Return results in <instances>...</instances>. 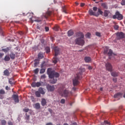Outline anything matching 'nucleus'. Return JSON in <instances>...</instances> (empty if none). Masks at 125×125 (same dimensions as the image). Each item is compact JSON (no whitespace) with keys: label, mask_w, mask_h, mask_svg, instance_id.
Here are the masks:
<instances>
[{"label":"nucleus","mask_w":125,"mask_h":125,"mask_svg":"<svg viewBox=\"0 0 125 125\" xmlns=\"http://www.w3.org/2000/svg\"><path fill=\"white\" fill-rule=\"evenodd\" d=\"M77 37H78V38L76 39L75 40L76 43L78 44V45H83L85 42L84 40L83 39L84 37L83 34L82 32H79L77 34Z\"/></svg>","instance_id":"obj_1"},{"label":"nucleus","mask_w":125,"mask_h":125,"mask_svg":"<svg viewBox=\"0 0 125 125\" xmlns=\"http://www.w3.org/2000/svg\"><path fill=\"white\" fill-rule=\"evenodd\" d=\"M83 75V70L81 69L77 74H76L75 76L74 79L73 80V84L74 86L78 85L80 83L79 81L82 80V76Z\"/></svg>","instance_id":"obj_2"},{"label":"nucleus","mask_w":125,"mask_h":125,"mask_svg":"<svg viewBox=\"0 0 125 125\" xmlns=\"http://www.w3.org/2000/svg\"><path fill=\"white\" fill-rule=\"evenodd\" d=\"M47 72L50 79H53V78H59L60 76L58 72H56L54 70H52L51 68H48Z\"/></svg>","instance_id":"obj_3"},{"label":"nucleus","mask_w":125,"mask_h":125,"mask_svg":"<svg viewBox=\"0 0 125 125\" xmlns=\"http://www.w3.org/2000/svg\"><path fill=\"white\" fill-rule=\"evenodd\" d=\"M63 89H64V86H62L59 88L58 91L60 94L62 95V96H63V97H68V95H69V91L67 90H64L63 91Z\"/></svg>","instance_id":"obj_4"},{"label":"nucleus","mask_w":125,"mask_h":125,"mask_svg":"<svg viewBox=\"0 0 125 125\" xmlns=\"http://www.w3.org/2000/svg\"><path fill=\"white\" fill-rule=\"evenodd\" d=\"M88 12L90 15H93L94 16H96V17H98V16H99V13L101 15L103 14V12L101 11V9H98V13H95V12H93L92 9L89 10Z\"/></svg>","instance_id":"obj_5"},{"label":"nucleus","mask_w":125,"mask_h":125,"mask_svg":"<svg viewBox=\"0 0 125 125\" xmlns=\"http://www.w3.org/2000/svg\"><path fill=\"white\" fill-rule=\"evenodd\" d=\"M112 18L113 19H118V20H122L124 19V16L120 13L119 11H117L115 13V15L113 16Z\"/></svg>","instance_id":"obj_6"},{"label":"nucleus","mask_w":125,"mask_h":125,"mask_svg":"<svg viewBox=\"0 0 125 125\" xmlns=\"http://www.w3.org/2000/svg\"><path fill=\"white\" fill-rule=\"evenodd\" d=\"M53 49L55 52V56H58V55H60L61 54V49L59 48L58 46H55L53 47Z\"/></svg>","instance_id":"obj_7"},{"label":"nucleus","mask_w":125,"mask_h":125,"mask_svg":"<svg viewBox=\"0 0 125 125\" xmlns=\"http://www.w3.org/2000/svg\"><path fill=\"white\" fill-rule=\"evenodd\" d=\"M105 68L108 72H112L113 71V67L112 66V64L109 62H107L105 64Z\"/></svg>","instance_id":"obj_8"},{"label":"nucleus","mask_w":125,"mask_h":125,"mask_svg":"<svg viewBox=\"0 0 125 125\" xmlns=\"http://www.w3.org/2000/svg\"><path fill=\"white\" fill-rule=\"evenodd\" d=\"M117 40H121V39H124L125 38V33L123 32H118L116 34Z\"/></svg>","instance_id":"obj_9"},{"label":"nucleus","mask_w":125,"mask_h":125,"mask_svg":"<svg viewBox=\"0 0 125 125\" xmlns=\"http://www.w3.org/2000/svg\"><path fill=\"white\" fill-rule=\"evenodd\" d=\"M15 103H19V96L17 94H13L12 96Z\"/></svg>","instance_id":"obj_10"},{"label":"nucleus","mask_w":125,"mask_h":125,"mask_svg":"<svg viewBox=\"0 0 125 125\" xmlns=\"http://www.w3.org/2000/svg\"><path fill=\"white\" fill-rule=\"evenodd\" d=\"M46 88L48 91H50L51 92L52 91H54V89H55L54 85H50L49 84H48L46 85Z\"/></svg>","instance_id":"obj_11"},{"label":"nucleus","mask_w":125,"mask_h":125,"mask_svg":"<svg viewBox=\"0 0 125 125\" xmlns=\"http://www.w3.org/2000/svg\"><path fill=\"white\" fill-rule=\"evenodd\" d=\"M114 98H121L123 97V93H117L114 96Z\"/></svg>","instance_id":"obj_12"},{"label":"nucleus","mask_w":125,"mask_h":125,"mask_svg":"<svg viewBox=\"0 0 125 125\" xmlns=\"http://www.w3.org/2000/svg\"><path fill=\"white\" fill-rule=\"evenodd\" d=\"M50 15H51V11H48L46 13L45 15H43V16H44L45 18H46V19H47L48 18V17H49V16H50Z\"/></svg>","instance_id":"obj_13"},{"label":"nucleus","mask_w":125,"mask_h":125,"mask_svg":"<svg viewBox=\"0 0 125 125\" xmlns=\"http://www.w3.org/2000/svg\"><path fill=\"white\" fill-rule=\"evenodd\" d=\"M84 60L86 63H89L91 61V58L89 57H85Z\"/></svg>","instance_id":"obj_14"},{"label":"nucleus","mask_w":125,"mask_h":125,"mask_svg":"<svg viewBox=\"0 0 125 125\" xmlns=\"http://www.w3.org/2000/svg\"><path fill=\"white\" fill-rule=\"evenodd\" d=\"M4 76H6L7 77H8L9 75H10V73L9 72V71H8V69H6L3 72Z\"/></svg>","instance_id":"obj_15"},{"label":"nucleus","mask_w":125,"mask_h":125,"mask_svg":"<svg viewBox=\"0 0 125 125\" xmlns=\"http://www.w3.org/2000/svg\"><path fill=\"white\" fill-rule=\"evenodd\" d=\"M10 49H11V47H8L6 48L2 49V51H3V52H5V53H6L8 52V51H9Z\"/></svg>","instance_id":"obj_16"},{"label":"nucleus","mask_w":125,"mask_h":125,"mask_svg":"<svg viewBox=\"0 0 125 125\" xmlns=\"http://www.w3.org/2000/svg\"><path fill=\"white\" fill-rule=\"evenodd\" d=\"M10 57L11 59H12L13 60H14V59H15V57H16V55H15V54H14V53H13V52H11L10 54Z\"/></svg>","instance_id":"obj_17"},{"label":"nucleus","mask_w":125,"mask_h":125,"mask_svg":"<svg viewBox=\"0 0 125 125\" xmlns=\"http://www.w3.org/2000/svg\"><path fill=\"white\" fill-rule=\"evenodd\" d=\"M34 107L35 109H39L41 108V104L39 103H36L34 104Z\"/></svg>","instance_id":"obj_18"},{"label":"nucleus","mask_w":125,"mask_h":125,"mask_svg":"<svg viewBox=\"0 0 125 125\" xmlns=\"http://www.w3.org/2000/svg\"><path fill=\"white\" fill-rule=\"evenodd\" d=\"M41 104L42 106H45V105H46V100H45V99H42Z\"/></svg>","instance_id":"obj_19"},{"label":"nucleus","mask_w":125,"mask_h":125,"mask_svg":"<svg viewBox=\"0 0 125 125\" xmlns=\"http://www.w3.org/2000/svg\"><path fill=\"white\" fill-rule=\"evenodd\" d=\"M111 75L112 77H118L119 76V73L112 72L111 73Z\"/></svg>","instance_id":"obj_20"},{"label":"nucleus","mask_w":125,"mask_h":125,"mask_svg":"<svg viewBox=\"0 0 125 125\" xmlns=\"http://www.w3.org/2000/svg\"><path fill=\"white\" fill-rule=\"evenodd\" d=\"M38 59H42L43 58V54L42 53H39L38 55Z\"/></svg>","instance_id":"obj_21"},{"label":"nucleus","mask_w":125,"mask_h":125,"mask_svg":"<svg viewBox=\"0 0 125 125\" xmlns=\"http://www.w3.org/2000/svg\"><path fill=\"white\" fill-rule=\"evenodd\" d=\"M40 93H41V94H44V93H45V92H44V91H43V89H42V87H40L39 89V91Z\"/></svg>","instance_id":"obj_22"},{"label":"nucleus","mask_w":125,"mask_h":125,"mask_svg":"<svg viewBox=\"0 0 125 125\" xmlns=\"http://www.w3.org/2000/svg\"><path fill=\"white\" fill-rule=\"evenodd\" d=\"M73 35H74V32H73V30H70L68 32V37H71V36H73Z\"/></svg>","instance_id":"obj_23"},{"label":"nucleus","mask_w":125,"mask_h":125,"mask_svg":"<svg viewBox=\"0 0 125 125\" xmlns=\"http://www.w3.org/2000/svg\"><path fill=\"white\" fill-rule=\"evenodd\" d=\"M109 13H110V12H109V11L108 10H105L104 14V17H107V16H108L109 15Z\"/></svg>","instance_id":"obj_24"},{"label":"nucleus","mask_w":125,"mask_h":125,"mask_svg":"<svg viewBox=\"0 0 125 125\" xmlns=\"http://www.w3.org/2000/svg\"><path fill=\"white\" fill-rule=\"evenodd\" d=\"M58 62V58H57L56 57H54L53 60V62L54 63V64H56Z\"/></svg>","instance_id":"obj_25"},{"label":"nucleus","mask_w":125,"mask_h":125,"mask_svg":"<svg viewBox=\"0 0 125 125\" xmlns=\"http://www.w3.org/2000/svg\"><path fill=\"white\" fill-rule=\"evenodd\" d=\"M13 81H14L13 78L10 79L9 80V83H10V84H14V82H13Z\"/></svg>","instance_id":"obj_26"},{"label":"nucleus","mask_w":125,"mask_h":125,"mask_svg":"<svg viewBox=\"0 0 125 125\" xmlns=\"http://www.w3.org/2000/svg\"><path fill=\"white\" fill-rule=\"evenodd\" d=\"M4 61H9L10 60V57L6 55L4 58Z\"/></svg>","instance_id":"obj_27"},{"label":"nucleus","mask_w":125,"mask_h":125,"mask_svg":"<svg viewBox=\"0 0 125 125\" xmlns=\"http://www.w3.org/2000/svg\"><path fill=\"white\" fill-rule=\"evenodd\" d=\"M6 124H7V122L5 120H1V122H0L1 125H6Z\"/></svg>","instance_id":"obj_28"},{"label":"nucleus","mask_w":125,"mask_h":125,"mask_svg":"<svg viewBox=\"0 0 125 125\" xmlns=\"http://www.w3.org/2000/svg\"><path fill=\"white\" fill-rule=\"evenodd\" d=\"M35 95L37 97H41V93L39 91L35 92Z\"/></svg>","instance_id":"obj_29"},{"label":"nucleus","mask_w":125,"mask_h":125,"mask_svg":"<svg viewBox=\"0 0 125 125\" xmlns=\"http://www.w3.org/2000/svg\"><path fill=\"white\" fill-rule=\"evenodd\" d=\"M25 120H26L27 121H29L30 120V115H27V113L25 114Z\"/></svg>","instance_id":"obj_30"},{"label":"nucleus","mask_w":125,"mask_h":125,"mask_svg":"<svg viewBox=\"0 0 125 125\" xmlns=\"http://www.w3.org/2000/svg\"><path fill=\"white\" fill-rule=\"evenodd\" d=\"M101 5H102V6H103V7H104V8H105L106 9H107V8H108L107 5H106V3H102Z\"/></svg>","instance_id":"obj_31"},{"label":"nucleus","mask_w":125,"mask_h":125,"mask_svg":"<svg viewBox=\"0 0 125 125\" xmlns=\"http://www.w3.org/2000/svg\"><path fill=\"white\" fill-rule=\"evenodd\" d=\"M0 94L3 95L4 94H5V91L3 89H0Z\"/></svg>","instance_id":"obj_32"},{"label":"nucleus","mask_w":125,"mask_h":125,"mask_svg":"<svg viewBox=\"0 0 125 125\" xmlns=\"http://www.w3.org/2000/svg\"><path fill=\"white\" fill-rule=\"evenodd\" d=\"M45 50H46V53H49V52H50V48H49V47H46L45 48Z\"/></svg>","instance_id":"obj_33"},{"label":"nucleus","mask_w":125,"mask_h":125,"mask_svg":"<svg viewBox=\"0 0 125 125\" xmlns=\"http://www.w3.org/2000/svg\"><path fill=\"white\" fill-rule=\"evenodd\" d=\"M112 54H113V51H112V50H111V49H109V51L108 52V56H111L112 55Z\"/></svg>","instance_id":"obj_34"},{"label":"nucleus","mask_w":125,"mask_h":125,"mask_svg":"<svg viewBox=\"0 0 125 125\" xmlns=\"http://www.w3.org/2000/svg\"><path fill=\"white\" fill-rule=\"evenodd\" d=\"M31 86H32V87H37V83H36V82L32 83L31 84Z\"/></svg>","instance_id":"obj_35"},{"label":"nucleus","mask_w":125,"mask_h":125,"mask_svg":"<svg viewBox=\"0 0 125 125\" xmlns=\"http://www.w3.org/2000/svg\"><path fill=\"white\" fill-rule=\"evenodd\" d=\"M62 12H64V13H67V9L65 6L62 7Z\"/></svg>","instance_id":"obj_36"},{"label":"nucleus","mask_w":125,"mask_h":125,"mask_svg":"<svg viewBox=\"0 0 125 125\" xmlns=\"http://www.w3.org/2000/svg\"><path fill=\"white\" fill-rule=\"evenodd\" d=\"M45 65V61H43L41 65V68H43V67H44Z\"/></svg>","instance_id":"obj_37"},{"label":"nucleus","mask_w":125,"mask_h":125,"mask_svg":"<svg viewBox=\"0 0 125 125\" xmlns=\"http://www.w3.org/2000/svg\"><path fill=\"white\" fill-rule=\"evenodd\" d=\"M45 72V69L42 68L40 70V74H43Z\"/></svg>","instance_id":"obj_38"},{"label":"nucleus","mask_w":125,"mask_h":125,"mask_svg":"<svg viewBox=\"0 0 125 125\" xmlns=\"http://www.w3.org/2000/svg\"><path fill=\"white\" fill-rule=\"evenodd\" d=\"M39 68H36L34 70V72L35 73V74H36V75L38 74L39 73Z\"/></svg>","instance_id":"obj_39"},{"label":"nucleus","mask_w":125,"mask_h":125,"mask_svg":"<svg viewBox=\"0 0 125 125\" xmlns=\"http://www.w3.org/2000/svg\"><path fill=\"white\" fill-rule=\"evenodd\" d=\"M42 85V84L40 82L36 83V87H40Z\"/></svg>","instance_id":"obj_40"},{"label":"nucleus","mask_w":125,"mask_h":125,"mask_svg":"<svg viewBox=\"0 0 125 125\" xmlns=\"http://www.w3.org/2000/svg\"><path fill=\"white\" fill-rule=\"evenodd\" d=\"M57 82V79H54L53 78V80L52 82V83H56V82Z\"/></svg>","instance_id":"obj_41"},{"label":"nucleus","mask_w":125,"mask_h":125,"mask_svg":"<svg viewBox=\"0 0 125 125\" xmlns=\"http://www.w3.org/2000/svg\"><path fill=\"white\" fill-rule=\"evenodd\" d=\"M23 112H25L26 113H28L29 111H30V109L29 108H24L23 109Z\"/></svg>","instance_id":"obj_42"},{"label":"nucleus","mask_w":125,"mask_h":125,"mask_svg":"<svg viewBox=\"0 0 125 125\" xmlns=\"http://www.w3.org/2000/svg\"><path fill=\"white\" fill-rule=\"evenodd\" d=\"M65 99H62L61 100V103L62 104H65Z\"/></svg>","instance_id":"obj_43"},{"label":"nucleus","mask_w":125,"mask_h":125,"mask_svg":"<svg viewBox=\"0 0 125 125\" xmlns=\"http://www.w3.org/2000/svg\"><path fill=\"white\" fill-rule=\"evenodd\" d=\"M96 36H97V37H101V33H100V32H96Z\"/></svg>","instance_id":"obj_44"},{"label":"nucleus","mask_w":125,"mask_h":125,"mask_svg":"<svg viewBox=\"0 0 125 125\" xmlns=\"http://www.w3.org/2000/svg\"><path fill=\"white\" fill-rule=\"evenodd\" d=\"M114 28L115 30H119V25H115L114 26Z\"/></svg>","instance_id":"obj_45"},{"label":"nucleus","mask_w":125,"mask_h":125,"mask_svg":"<svg viewBox=\"0 0 125 125\" xmlns=\"http://www.w3.org/2000/svg\"><path fill=\"white\" fill-rule=\"evenodd\" d=\"M86 38H87L88 39H89L90 37V33H87L85 35Z\"/></svg>","instance_id":"obj_46"},{"label":"nucleus","mask_w":125,"mask_h":125,"mask_svg":"<svg viewBox=\"0 0 125 125\" xmlns=\"http://www.w3.org/2000/svg\"><path fill=\"white\" fill-rule=\"evenodd\" d=\"M121 3L122 5H125V0H122Z\"/></svg>","instance_id":"obj_47"},{"label":"nucleus","mask_w":125,"mask_h":125,"mask_svg":"<svg viewBox=\"0 0 125 125\" xmlns=\"http://www.w3.org/2000/svg\"><path fill=\"white\" fill-rule=\"evenodd\" d=\"M98 9V8H97V7H93V10L94 11H97Z\"/></svg>","instance_id":"obj_48"},{"label":"nucleus","mask_w":125,"mask_h":125,"mask_svg":"<svg viewBox=\"0 0 125 125\" xmlns=\"http://www.w3.org/2000/svg\"><path fill=\"white\" fill-rule=\"evenodd\" d=\"M45 30L46 32H48L49 31V28L47 26L45 27Z\"/></svg>","instance_id":"obj_49"},{"label":"nucleus","mask_w":125,"mask_h":125,"mask_svg":"<svg viewBox=\"0 0 125 125\" xmlns=\"http://www.w3.org/2000/svg\"><path fill=\"white\" fill-rule=\"evenodd\" d=\"M104 54H107V53L108 52V49L106 48V49H104Z\"/></svg>","instance_id":"obj_50"},{"label":"nucleus","mask_w":125,"mask_h":125,"mask_svg":"<svg viewBox=\"0 0 125 125\" xmlns=\"http://www.w3.org/2000/svg\"><path fill=\"white\" fill-rule=\"evenodd\" d=\"M35 22H41V21H42V20L40 19H37V20H35L34 21Z\"/></svg>","instance_id":"obj_51"},{"label":"nucleus","mask_w":125,"mask_h":125,"mask_svg":"<svg viewBox=\"0 0 125 125\" xmlns=\"http://www.w3.org/2000/svg\"><path fill=\"white\" fill-rule=\"evenodd\" d=\"M46 78V76H45V74H43V75L41 76V79H45Z\"/></svg>","instance_id":"obj_52"},{"label":"nucleus","mask_w":125,"mask_h":125,"mask_svg":"<svg viewBox=\"0 0 125 125\" xmlns=\"http://www.w3.org/2000/svg\"><path fill=\"white\" fill-rule=\"evenodd\" d=\"M3 55H4V54L0 53V58H2V57H3Z\"/></svg>","instance_id":"obj_53"},{"label":"nucleus","mask_w":125,"mask_h":125,"mask_svg":"<svg viewBox=\"0 0 125 125\" xmlns=\"http://www.w3.org/2000/svg\"><path fill=\"white\" fill-rule=\"evenodd\" d=\"M104 124H105L106 125H110V123L108 122L107 121H104Z\"/></svg>","instance_id":"obj_54"},{"label":"nucleus","mask_w":125,"mask_h":125,"mask_svg":"<svg viewBox=\"0 0 125 125\" xmlns=\"http://www.w3.org/2000/svg\"><path fill=\"white\" fill-rule=\"evenodd\" d=\"M8 125H13V124L12 123V122L9 121L8 122Z\"/></svg>","instance_id":"obj_55"},{"label":"nucleus","mask_w":125,"mask_h":125,"mask_svg":"<svg viewBox=\"0 0 125 125\" xmlns=\"http://www.w3.org/2000/svg\"><path fill=\"white\" fill-rule=\"evenodd\" d=\"M34 62H38L39 63V62H40V60L39 59H36L34 60Z\"/></svg>","instance_id":"obj_56"},{"label":"nucleus","mask_w":125,"mask_h":125,"mask_svg":"<svg viewBox=\"0 0 125 125\" xmlns=\"http://www.w3.org/2000/svg\"><path fill=\"white\" fill-rule=\"evenodd\" d=\"M38 64H39V62H35L34 66H35V67L37 66V65H38Z\"/></svg>","instance_id":"obj_57"},{"label":"nucleus","mask_w":125,"mask_h":125,"mask_svg":"<svg viewBox=\"0 0 125 125\" xmlns=\"http://www.w3.org/2000/svg\"><path fill=\"white\" fill-rule=\"evenodd\" d=\"M113 82H114V83H117V78H113Z\"/></svg>","instance_id":"obj_58"},{"label":"nucleus","mask_w":125,"mask_h":125,"mask_svg":"<svg viewBox=\"0 0 125 125\" xmlns=\"http://www.w3.org/2000/svg\"><path fill=\"white\" fill-rule=\"evenodd\" d=\"M4 97L2 95L0 94V99H3Z\"/></svg>","instance_id":"obj_59"},{"label":"nucleus","mask_w":125,"mask_h":125,"mask_svg":"<svg viewBox=\"0 0 125 125\" xmlns=\"http://www.w3.org/2000/svg\"><path fill=\"white\" fill-rule=\"evenodd\" d=\"M88 70H92V67H91V66H89L88 67Z\"/></svg>","instance_id":"obj_60"},{"label":"nucleus","mask_w":125,"mask_h":125,"mask_svg":"<svg viewBox=\"0 0 125 125\" xmlns=\"http://www.w3.org/2000/svg\"><path fill=\"white\" fill-rule=\"evenodd\" d=\"M46 125H53V124L51 123H47Z\"/></svg>","instance_id":"obj_61"},{"label":"nucleus","mask_w":125,"mask_h":125,"mask_svg":"<svg viewBox=\"0 0 125 125\" xmlns=\"http://www.w3.org/2000/svg\"><path fill=\"white\" fill-rule=\"evenodd\" d=\"M5 89H6V90H9V88L8 86H6L5 87Z\"/></svg>","instance_id":"obj_62"},{"label":"nucleus","mask_w":125,"mask_h":125,"mask_svg":"<svg viewBox=\"0 0 125 125\" xmlns=\"http://www.w3.org/2000/svg\"><path fill=\"white\" fill-rule=\"evenodd\" d=\"M81 6H82V7H83V6H84V3H81Z\"/></svg>","instance_id":"obj_63"},{"label":"nucleus","mask_w":125,"mask_h":125,"mask_svg":"<svg viewBox=\"0 0 125 125\" xmlns=\"http://www.w3.org/2000/svg\"><path fill=\"white\" fill-rule=\"evenodd\" d=\"M71 125H77V123H73Z\"/></svg>","instance_id":"obj_64"}]
</instances>
